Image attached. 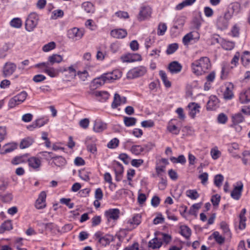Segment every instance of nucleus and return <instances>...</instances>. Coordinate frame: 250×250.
<instances>
[{"label":"nucleus","instance_id":"1","mask_svg":"<svg viewBox=\"0 0 250 250\" xmlns=\"http://www.w3.org/2000/svg\"><path fill=\"white\" fill-rule=\"evenodd\" d=\"M211 66L210 61L207 57H201L191 64L192 72L197 76L202 75L207 73L210 69Z\"/></svg>","mask_w":250,"mask_h":250},{"label":"nucleus","instance_id":"2","mask_svg":"<svg viewBox=\"0 0 250 250\" xmlns=\"http://www.w3.org/2000/svg\"><path fill=\"white\" fill-rule=\"evenodd\" d=\"M35 67L41 69L42 72L45 73L52 78L57 77L59 74V72H61L60 68L57 69L49 66V62L38 63L35 65Z\"/></svg>","mask_w":250,"mask_h":250},{"label":"nucleus","instance_id":"3","mask_svg":"<svg viewBox=\"0 0 250 250\" xmlns=\"http://www.w3.org/2000/svg\"><path fill=\"white\" fill-rule=\"evenodd\" d=\"M39 21V17L35 13L29 14L25 21V29L28 32H31L36 27Z\"/></svg>","mask_w":250,"mask_h":250},{"label":"nucleus","instance_id":"4","mask_svg":"<svg viewBox=\"0 0 250 250\" xmlns=\"http://www.w3.org/2000/svg\"><path fill=\"white\" fill-rule=\"evenodd\" d=\"M231 19V13L225 12L223 16H220L217 19L216 25L218 29L222 30L227 28L229 21Z\"/></svg>","mask_w":250,"mask_h":250},{"label":"nucleus","instance_id":"5","mask_svg":"<svg viewBox=\"0 0 250 250\" xmlns=\"http://www.w3.org/2000/svg\"><path fill=\"white\" fill-rule=\"evenodd\" d=\"M146 72V68L144 66L134 68L128 72L127 77L128 79H134L143 76Z\"/></svg>","mask_w":250,"mask_h":250},{"label":"nucleus","instance_id":"6","mask_svg":"<svg viewBox=\"0 0 250 250\" xmlns=\"http://www.w3.org/2000/svg\"><path fill=\"white\" fill-rule=\"evenodd\" d=\"M17 65L14 62H6L2 69V74L5 77L11 76L16 71Z\"/></svg>","mask_w":250,"mask_h":250},{"label":"nucleus","instance_id":"7","mask_svg":"<svg viewBox=\"0 0 250 250\" xmlns=\"http://www.w3.org/2000/svg\"><path fill=\"white\" fill-rule=\"evenodd\" d=\"M46 197V192L44 191H42L36 200L35 206L38 209H41L46 207L45 200Z\"/></svg>","mask_w":250,"mask_h":250},{"label":"nucleus","instance_id":"8","mask_svg":"<svg viewBox=\"0 0 250 250\" xmlns=\"http://www.w3.org/2000/svg\"><path fill=\"white\" fill-rule=\"evenodd\" d=\"M141 222V215L139 214H135L132 218L129 219L126 222L128 229H132L138 225Z\"/></svg>","mask_w":250,"mask_h":250},{"label":"nucleus","instance_id":"9","mask_svg":"<svg viewBox=\"0 0 250 250\" xmlns=\"http://www.w3.org/2000/svg\"><path fill=\"white\" fill-rule=\"evenodd\" d=\"M120 210L117 208H110L106 210L104 215L107 220H117L119 218Z\"/></svg>","mask_w":250,"mask_h":250},{"label":"nucleus","instance_id":"10","mask_svg":"<svg viewBox=\"0 0 250 250\" xmlns=\"http://www.w3.org/2000/svg\"><path fill=\"white\" fill-rule=\"evenodd\" d=\"M243 188V184L241 182L237 183V186H235L231 192V196L235 200H238L240 199Z\"/></svg>","mask_w":250,"mask_h":250},{"label":"nucleus","instance_id":"11","mask_svg":"<svg viewBox=\"0 0 250 250\" xmlns=\"http://www.w3.org/2000/svg\"><path fill=\"white\" fill-rule=\"evenodd\" d=\"M108 83H112L115 80L119 79L122 76V73L119 70H114L113 71L104 73Z\"/></svg>","mask_w":250,"mask_h":250},{"label":"nucleus","instance_id":"12","mask_svg":"<svg viewBox=\"0 0 250 250\" xmlns=\"http://www.w3.org/2000/svg\"><path fill=\"white\" fill-rule=\"evenodd\" d=\"M151 14V8L149 6H144L141 8L138 16L139 21H144L150 17Z\"/></svg>","mask_w":250,"mask_h":250},{"label":"nucleus","instance_id":"13","mask_svg":"<svg viewBox=\"0 0 250 250\" xmlns=\"http://www.w3.org/2000/svg\"><path fill=\"white\" fill-rule=\"evenodd\" d=\"M106 83L108 82L104 73L102 74L100 77L96 78L92 81L91 83V87L94 88H97L103 85Z\"/></svg>","mask_w":250,"mask_h":250},{"label":"nucleus","instance_id":"14","mask_svg":"<svg viewBox=\"0 0 250 250\" xmlns=\"http://www.w3.org/2000/svg\"><path fill=\"white\" fill-rule=\"evenodd\" d=\"M175 121H176L175 119H172L168 122L167 130L173 134L178 135L180 133V128L177 126V124L174 123Z\"/></svg>","mask_w":250,"mask_h":250},{"label":"nucleus","instance_id":"15","mask_svg":"<svg viewBox=\"0 0 250 250\" xmlns=\"http://www.w3.org/2000/svg\"><path fill=\"white\" fill-rule=\"evenodd\" d=\"M189 108V115L192 118H194L196 115L199 113L200 106L199 104L195 103H190L188 105Z\"/></svg>","mask_w":250,"mask_h":250},{"label":"nucleus","instance_id":"16","mask_svg":"<svg viewBox=\"0 0 250 250\" xmlns=\"http://www.w3.org/2000/svg\"><path fill=\"white\" fill-rule=\"evenodd\" d=\"M168 68L171 73L177 74L181 71L182 66L178 62L174 61L169 64Z\"/></svg>","mask_w":250,"mask_h":250},{"label":"nucleus","instance_id":"17","mask_svg":"<svg viewBox=\"0 0 250 250\" xmlns=\"http://www.w3.org/2000/svg\"><path fill=\"white\" fill-rule=\"evenodd\" d=\"M199 39V36L197 32H191L186 34L183 38V42L185 45H188L189 42L192 40H197Z\"/></svg>","mask_w":250,"mask_h":250},{"label":"nucleus","instance_id":"18","mask_svg":"<svg viewBox=\"0 0 250 250\" xmlns=\"http://www.w3.org/2000/svg\"><path fill=\"white\" fill-rule=\"evenodd\" d=\"M127 34V31L123 29H116L111 30L110 35L112 37L117 39H123Z\"/></svg>","mask_w":250,"mask_h":250},{"label":"nucleus","instance_id":"19","mask_svg":"<svg viewBox=\"0 0 250 250\" xmlns=\"http://www.w3.org/2000/svg\"><path fill=\"white\" fill-rule=\"evenodd\" d=\"M219 105V100L216 96L211 95L209 97L207 103V109L210 110L215 109Z\"/></svg>","mask_w":250,"mask_h":250},{"label":"nucleus","instance_id":"20","mask_svg":"<svg viewBox=\"0 0 250 250\" xmlns=\"http://www.w3.org/2000/svg\"><path fill=\"white\" fill-rule=\"evenodd\" d=\"M239 101L242 104H245L250 101V88L242 90L240 93Z\"/></svg>","mask_w":250,"mask_h":250},{"label":"nucleus","instance_id":"21","mask_svg":"<svg viewBox=\"0 0 250 250\" xmlns=\"http://www.w3.org/2000/svg\"><path fill=\"white\" fill-rule=\"evenodd\" d=\"M60 72H68V75L67 77L68 78L72 79L76 76V70L73 65L69 66L68 68L63 67L60 68Z\"/></svg>","mask_w":250,"mask_h":250},{"label":"nucleus","instance_id":"22","mask_svg":"<svg viewBox=\"0 0 250 250\" xmlns=\"http://www.w3.org/2000/svg\"><path fill=\"white\" fill-rule=\"evenodd\" d=\"M93 94L95 96L98 98L99 101L103 102L107 100L109 96V93L105 91H96Z\"/></svg>","mask_w":250,"mask_h":250},{"label":"nucleus","instance_id":"23","mask_svg":"<svg viewBox=\"0 0 250 250\" xmlns=\"http://www.w3.org/2000/svg\"><path fill=\"white\" fill-rule=\"evenodd\" d=\"M241 11V5L238 2H234L230 5L229 9L226 12L231 13V18L233 15L238 14Z\"/></svg>","mask_w":250,"mask_h":250},{"label":"nucleus","instance_id":"24","mask_svg":"<svg viewBox=\"0 0 250 250\" xmlns=\"http://www.w3.org/2000/svg\"><path fill=\"white\" fill-rule=\"evenodd\" d=\"M162 245L161 239L155 237L151 240L148 243V247L152 249L160 248Z\"/></svg>","mask_w":250,"mask_h":250},{"label":"nucleus","instance_id":"25","mask_svg":"<svg viewBox=\"0 0 250 250\" xmlns=\"http://www.w3.org/2000/svg\"><path fill=\"white\" fill-rule=\"evenodd\" d=\"M13 229L11 221L7 220L3 222L0 226V233L2 234L5 231H9Z\"/></svg>","mask_w":250,"mask_h":250},{"label":"nucleus","instance_id":"26","mask_svg":"<svg viewBox=\"0 0 250 250\" xmlns=\"http://www.w3.org/2000/svg\"><path fill=\"white\" fill-rule=\"evenodd\" d=\"M48 62L51 64L55 63H59L63 61L62 56L58 54H54L50 56L48 59Z\"/></svg>","mask_w":250,"mask_h":250},{"label":"nucleus","instance_id":"27","mask_svg":"<svg viewBox=\"0 0 250 250\" xmlns=\"http://www.w3.org/2000/svg\"><path fill=\"white\" fill-rule=\"evenodd\" d=\"M220 227L223 230L225 237L227 239H230L231 238V234L228 225L225 222H222L220 223Z\"/></svg>","mask_w":250,"mask_h":250},{"label":"nucleus","instance_id":"28","mask_svg":"<svg viewBox=\"0 0 250 250\" xmlns=\"http://www.w3.org/2000/svg\"><path fill=\"white\" fill-rule=\"evenodd\" d=\"M246 213V209L243 208L239 215V229H244L246 227L245 222L246 221V218L245 217V214Z\"/></svg>","mask_w":250,"mask_h":250},{"label":"nucleus","instance_id":"29","mask_svg":"<svg viewBox=\"0 0 250 250\" xmlns=\"http://www.w3.org/2000/svg\"><path fill=\"white\" fill-rule=\"evenodd\" d=\"M28 164L30 167L36 169L40 167L41 162L39 159L33 157L28 159Z\"/></svg>","mask_w":250,"mask_h":250},{"label":"nucleus","instance_id":"30","mask_svg":"<svg viewBox=\"0 0 250 250\" xmlns=\"http://www.w3.org/2000/svg\"><path fill=\"white\" fill-rule=\"evenodd\" d=\"M34 140L31 137H26L22 139L20 143V147L21 149L26 148L30 146L33 143Z\"/></svg>","mask_w":250,"mask_h":250},{"label":"nucleus","instance_id":"31","mask_svg":"<svg viewBox=\"0 0 250 250\" xmlns=\"http://www.w3.org/2000/svg\"><path fill=\"white\" fill-rule=\"evenodd\" d=\"M82 8L87 13H93L95 10L93 4L89 1L83 2Z\"/></svg>","mask_w":250,"mask_h":250},{"label":"nucleus","instance_id":"32","mask_svg":"<svg viewBox=\"0 0 250 250\" xmlns=\"http://www.w3.org/2000/svg\"><path fill=\"white\" fill-rule=\"evenodd\" d=\"M241 61L242 64L245 66L250 65V52L245 51L241 56Z\"/></svg>","mask_w":250,"mask_h":250},{"label":"nucleus","instance_id":"33","mask_svg":"<svg viewBox=\"0 0 250 250\" xmlns=\"http://www.w3.org/2000/svg\"><path fill=\"white\" fill-rule=\"evenodd\" d=\"M196 0H185L176 6V9L180 10L185 7L190 6L193 4Z\"/></svg>","mask_w":250,"mask_h":250},{"label":"nucleus","instance_id":"34","mask_svg":"<svg viewBox=\"0 0 250 250\" xmlns=\"http://www.w3.org/2000/svg\"><path fill=\"white\" fill-rule=\"evenodd\" d=\"M105 128L106 124L100 121H96L93 126L94 131L97 132H102Z\"/></svg>","mask_w":250,"mask_h":250},{"label":"nucleus","instance_id":"35","mask_svg":"<svg viewBox=\"0 0 250 250\" xmlns=\"http://www.w3.org/2000/svg\"><path fill=\"white\" fill-rule=\"evenodd\" d=\"M223 96L226 100H230L233 96V93L232 92V86L230 85V87H227L223 94Z\"/></svg>","mask_w":250,"mask_h":250},{"label":"nucleus","instance_id":"36","mask_svg":"<svg viewBox=\"0 0 250 250\" xmlns=\"http://www.w3.org/2000/svg\"><path fill=\"white\" fill-rule=\"evenodd\" d=\"M159 75L166 87L168 88L171 86V83L168 80L166 73L163 70L159 71Z\"/></svg>","mask_w":250,"mask_h":250},{"label":"nucleus","instance_id":"37","mask_svg":"<svg viewBox=\"0 0 250 250\" xmlns=\"http://www.w3.org/2000/svg\"><path fill=\"white\" fill-rule=\"evenodd\" d=\"M181 234L186 238L191 235V229L187 226H182L180 227Z\"/></svg>","mask_w":250,"mask_h":250},{"label":"nucleus","instance_id":"38","mask_svg":"<svg viewBox=\"0 0 250 250\" xmlns=\"http://www.w3.org/2000/svg\"><path fill=\"white\" fill-rule=\"evenodd\" d=\"M221 45L224 49L227 50H230L233 48L234 46V43L232 42L223 40L221 42Z\"/></svg>","mask_w":250,"mask_h":250},{"label":"nucleus","instance_id":"39","mask_svg":"<svg viewBox=\"0 0 250 250\" xmlns=\"http://www.w3.org/2000/svg\"><path fill=\"white\" fill-rule=\"evenodd\" d=\"M186 195L192 200H195L199 197V194L195 189H188L186 191Z\"/></svg>","mask_w":250,"mask_h":250},{"label":"nucleus","instance_id":"40","mask_svg":"<svg viewBox=\"0 0 250 250\" xmlns=\"http://www.w3.org/2000/svg\"><path fill=\"white\" fill-rule=\"evenodd\" d=\"M78 34V28L77 27H73L68 30L67 32L68 37L70 39H76Z\"/></svg>","mask_w":250,"mask_h":250},{"label":"nucleus","instance_id":"41","mask_svg":"<svg viewBox=\"0 0 250 250\" xmlns=\"http://www.w3.org/2000/svg\"><path fill=\"white\" fill-rule=\"evenodd\" d=\"M121 97L118 94L116 93L114 95V100L112 103L111 106L113 108H116L118 106L120 105L121 104Z\"/></svg>","mask_w":250,"mask_h":250},{"label":"nucleus","instance_id":"42","mask_svg":"<svg viewBox=\"0 0 250 250\" xmlns=\"http://www.w3.org/2000/svg\"><path fill=\"white\" fill-rule=\"evenodd\" d=\"M232 121L234 124H239L244 120V117L241 113H238L234 115L232 117Z\"/></svg>","mask_w":250,"mask_h":250},{"label":"nucleus","instance_id":"43","mask_svg":"<svg viewBox=\"0 0 250 250\" xmlns=\"http://www.w3.org/2000/svg\"><path fill=\"white\" fill-rule=\"evenodd\" d=\"M53 162L54 164L58 167L64 166L66 163L65 159L61 156L54 158Z\"/></svg>","mask_w":250,"mask_h":250},{"label":"nucleus","instance_id":"44","mask_svg":"<svg viewBox=\"0 0 250 250\" xmlns=\"http://www.w3.org/2000/svg\"><path fill=\"white\" fill-rule=\"evenodd\" d=\"M213 236L216 242L219 244H222L225 241L226 237L221 235L219 232L215 231L213 233Z\"/></svg>","mask_w":250,"mask_h":250},{"label":"nucleus","instance_id":"45","mask_svg":"<svg viewBox=\"0 0 250 250\" xmlns=\"http://www.w3.org/2000/svg\"><path fill=\"white\" fill-rule=\"evenodd\" d=\"M124 122L126 126H130L135 124L136 119L133 117H125L124 118Z\"/></svg>","mask_w":250,"mask_h":250},{"label":"nucleus","instance_id":"46","mask_svg":"<svg viewBox=\"0 0 250 250\" xmlns=\"http://www.w3.org/2000/svg\"><path fill=\"white\" fill-rule=\"evenodd\" d=\"M21 104V101L15 96L9 100L8 106L10 108H13Z\"/></svg>","mask_w":250,"mask_h":250},{"label":"nucleus","instance_id":"47","mask_svg":"<svg viewBox=\"0 0 250 250\" xmlns=\"http://www.w3.org/2000/svg\"><path fill=\"white\" fill-rule=\"evenodd\" d=\"M178 48V44L176 43H174L169 44L167 48L166 53L167 54H171L174 53Z\"/></svg>","mask_w":250,"mask_h":250},{"label":"nucleus","instance_id":"48","mask_svg":"<svg viewBox=\"0 0 250 250\" xmlns=\"http://www.w3.org/2000/svg\"><path fill=\"white\" fill-rule=\"evenodd\" d=\"M10 25L13 27L19 28L22 25V21L19 18H14L11 21Z\"/></svg>","mask_w":250,"mask_h":250},{"label":"nucleus","instance_id":"49","mask_svg":"<svg viewBox=\"0 0 250 250\" xmlns=\"http://www.w3.org/2000/svg\"><path fill=\"white\" fill-rule=\"evenodd\" d=\"M124 171L123 167L119 163H117L116 166L115 167V172L117 178H120V177Z\"/></svg>","mask_w":250,"mask_h":250},{"label":"nucleus","instance_id":"50","mask_svg":"<svg viewBox=\"0 0 250 250\" xmlns=\"http://www.w3.org/2000/svg\"><path fill=\"white\" fill-rule=\"evenodd\" d=\"M170 160L174 163H181L184 164L186 160L185 156L183 155H180L178 158L172 157L170 158Z\"/></svg>","mask_w":250,"mask_h":250},{"label":"nucleus","instance_id":"51","mask_svg":"<svg viewBox=\"0 0 250 250\" xmlns=\"http://www.w3.org/2000/svg\"><path fill=\"white\" fill-rule=\"evenodd\" d=\"M130 150L132 153L139 155L143 151L144 148L141 146L135 145L132 146Z\"/></svg>","mask_w":250,"mask_h":250},{"label":"nucleus","instance_id":"52","mask_svg":"<svg viewBox=\"0 0 250 250\" xmlns=\"http://www.w3.org/2000/svg\"><path fill=\"white\" fill-rule=\"evenodd\" d=\"M89 119L88 118H84L79 121V125L83 129H86L89 127Z\"/></svg>","mask_w":250,"mask_h":250},{"label":"nucleus","instance_id":"53","mask_svg":"<svg viewBox=\"0 0 250 250\" xmlns=\"http://www.w3.org/2000/svg\"><path fill=\"white\" fill-rule=\"evenodd\" d=\"M224 180V177L221 174L216 175L214 177V183L216 186L217 187H220L222 183Z\"/></svg>","mask_w":250,"mask_h":250},{"label":"nucleus","instance_id":"54","mask_svg":"<svg viewBox=\"0 0 250 250\" xmlns=\"http://www.w3.org/2000/svg\"><path fill=\"white\" fill-rule=\"evenodd\" d=\"M85 25L86 27L88 28L90 30L93 31L97 28V25L94 23L92 20H87L85 23Z\"/></svg>","mask_w":250,"mask_h":250},{"label":"nucleus","instance_id":"55","mask_svg":"<svg viewBox=\"0 0 250 250\" xmlns=\"http://www.w3.org/2000/svg\"><path fill=\"white\" fill-rule=\"evenodd\" d=\"M210 154L213 159L216 160L220 157L221 155V152L217 147H215L211 149L210 151Z\"/></svg>","mask_w":250,"mask_h":250},{"label":"nucleus","instance_id":"56","mask_svg":"<svg viewBox=\"0 0 250 250\" xmlns=\"http://www.w3.org/2000/svg\"><path fill=\"white\" fill-rule=\"evenodd\" d=\"M56 47V44L54 42H50L47 44H45L42 47V50L44 52H48L53 49H54Z\"/></svg>","mask_w":250,"mask_h":250},{"label":"nucleus","instance_id":"57","mask_svg":"<svg viewBox=\"0 0 250 250\" xmlns=\"http://www.w3.org/2000/svg\"><path fill=\"white\" fill-rule=\"evenodd\" d=\"M119 143V141L117 138H113L107 144V146L109 148H115L117 147Z\"/></svg>","mask_w":250,"mask_h":250},{"label":"nucleus","instance_id":"58","mask_svg":"<svg viewBox=\"0 0 250 250\" xmlns=\"http://www.w3.org/2000/svg\"><path fill=\"white\" fill-rule=\"evenodd\" d=\"M112 239L110 236H105L103 237L102 238H100V240H98L99 242L103 246H106L108 245L111 240Z\"/></svg>","mask_w":250,"mask_h":250},{"label":"nucleus","instance_id":"59","mask_svg":"<svg viewBox=\"0 0 250 250\" xmlns=\"http://www.w3.org/2000/svg\"><path fill=\"white\" fill-rule=\"evenodd\" d=\"M71 199L70 198H62L60 199V202L61 204L66 205L69 208H72L74 206V204L70 203Z\"/></svg>","mask_w":250,"mask_h":250},{"label":"nucleus","instance_id":"60","mask_svg":"<svg viewBox=\"0 0 250 250\" xmlns=\"http://www.w3.org/2000/svg\"><path fill=\"white\" fill-rule=\"evenodd\" d=\"M167 29V25L165 23H160L158 26V35H163Z\"/></svg>","mask_w":250,"mask_h":250},{"label":"nucleus","instance_id":"61","mask_svg":"<svg viewBox=\"0 0 250 250\" xmlns=\"http://www.w3.org/2000/svg\"><path fill=\"white\" fill-rule=\"evenodd\" d=\"M135 174V170L133 169H129L127 170V179L128 181H129V185L132 186V184L131 181H132V178L134 177Z\"/></svg>","mask_w":250,"mask_h":250},{"label":"nucleus","instance_id":"62","mask_svg":"<svg viewBox=\"0 0 250 250\" xmlns=\"http://www.w3.org/2000/svg\"><path fill=\"white\" fill-rule=\"evenodd\" d=\"M220 196L218 194H215L212 196L211 202L214 206H217L219 205L220 201Z\"/></svg>","mask_w":250,"mask_h":250},{"label":"nucleus","instance_id":"63","mask_svg":"<svg viewBox=\"0 0 250 250\" xmlns=\"http://www.w3.org/2000/svg\"><path fill=\"white\" fill-rule=\"evenodd\" d=\"M201 207V203L193 204L189 210V213L191 214H195L196 212Z\"/></svg>","mask_w":250,"mask_h":250},{"label":"nucleus","instance_id":"64","mask_svg":"<svg viewBox=\"0 0 250 250\" xmlns=\"http://www.w3.org/2000/svg\"><path fill=\"white\" fill-rule=\"evenodd\" d=\"M40 120H38L36 122L32 123V125H28L27 128L30 130H32L34 128L38 127H41L43 125L42 124H40Z\"/></svg>","mask_w":250,"mask_h":250}]
</instances>
